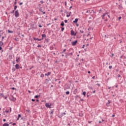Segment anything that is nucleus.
Masks as SVG:
<instances>
[{
  "label": "nucleus",
  "mask_w": 126,
  "mask_h": 126,
  "mask_svg": "<svg viewBox=\"0 0 126 126\" xmlns=\"http://www.w3.org/2000/svg\"><path fill=\"white\" fill-rule=\"evenodd\" d=\"M52 105L53 104H52V103H45V107H46V108H49L50 109H51L52 108Z\"/></svg>",
  "instance_id": "obj_1"
},
{
  "label": "nucleus",
  "mask_w": 126,
  "mask_h": 126,
  "mask_svg": "<svg viewBox=\"0 0 126 126\" xmlns=\"http://www.w3.org/2000/svg\"><path fill=\"white\" fill-rule=\"evenodd\" d=\"M105 16H106V18L107 17H108L109 18H110V15H108V13H104L102 16V19H105Z\"/></svg>",
  "instance_id": "obj_2"
},
{
  "label": "nucleus",
  "mask_w": 126,
  "mask_h": 126,
  "mask_svg": "<svg viewBox=\"0 0 126 126\" xmlns=\"http://www.w3.org/2000/svg\"><path fill=\"white\" fill-rule=\"evenodd\" d=\"M15 17H18V16H19V13H18V10H16L15 12Z\"/></svg>",
  "instance_id": "obj_3"
},
{
  "label": "nucleus",
  "mask_w": 126,
  "mask_h": 126,
  "mask_svg": "<svg viewBox=\"0 0 126 126\" xmlns=\"http://www.w3.org/2000/svg\"><path fill=\"white\" fill-rule=\"evenodd\" d=\"M72 46H75L77 44V40L73 41L71 42Z\"/></svg>",
  "instance_id": "obj_4"
},
{
  "label": "nucleus",
  "mask_w": 126,
  "mask_h": 126,
  "mask_svg": "<svg viewBox=\"0 0 126 126\" xmlns=\"http://www.w3.org/2000/svg\"><path fill=\"white\" fill-rule=\"evenodd\" d=\"M20 57H17L16 58V62H17V63H19V62H20Z\"/></svg>",
  "instance_id": "obj_5"
},
{
  "label": "nucleus",
  "mask_w": 126,
  "mask_h": 126,
  "mask_svg": "<svg viewBox=\"0 0 126 126\" xmlns=\"http://www.w3.org/2000/svg\"><path fill=\"white\" fill-rule=\"evenodd\" d=\"M71 35H72V36H76V33H74V31H71Z\"/></svg>",
  "instance_id": "obj_6"
},
{
  "label": "nucleus",
  "mask_w": 126,
  "mask_h": 126,
  "mask_svg": "<svg viewBox=\"0 0 126 126\" xmlns=\"http://www.w3.org/2000/svg\"><path fill=\"white\" fill-rule=\"evenodd\" d=\"M73 23H75V24H76L77 22H78V19L76 18L74 21H73Z\"/></svg>",
  "instance_id": "obj_7"
},
{
  "label": "nucleus",
  "mask_w": 126,
  "mask_h": 126,
  "mask_svg": "<svg viewBox=\"0 0 126 126\" xmlns=\"http://www.w3.org/2000/svg\"><path fill=\"white\" fill-rule=\"evenodd\" d=\"M71 13V12H69L68 13H67L66 17H69L70 16V14Z\"/></svg>",
  "instance_id": "obj_8"
},
{
  "label": "nucleus",
  "mask_w": 126,
  "mask_h": 126,
  "mask_svg": "<svg viewBox=\"0 0 126 126\" xmlns=\"http://www.w3.org/2000/svg\"><path fill=\"white\" fill-rule=\"evenodd\" d=\"M33 40H34L35 41L37 40V41H39L41 40V39H40L39 38H36V37H34Z\"/></svg>",
  "instance_id": "obj_9"
},
{
  "label": "nucleus",
  "mask_w": 126,
  "mask_h": 126,
  "mask_svg": "<svg viewBox=\"0 0 126 126\" xmlns=\"http://www.w3.org/2000/svg\"><path fill=\"white\" fill-rule=\"evenodd\" d=\"M15 67H16V69H18V68H19V64H16L15 65Z\"/></svg>",
  "instance_id": "obj_10"
},
{
  "label": "nucleus",
  "mask_w": 126,
  "mask_h": 126,
  "mask_svg": "<svg viewBox=\"0 0 126 126\" xmlns=\"http://www.w3.org/2000/svg\"><path fill=\"white\" fill-rule=\"evenodd\" d=\"M45 75L46 76H49V75H51V72H49L47 74H45Z\"/></svg>",
  "instance_id": "obj_11"
},
{
  "label": "nucleus",
  "mask_w": 126,
  "mask_h": 126,
  "mask_svg": "<svg viewBox=\"0 0 126 126\" xmlns=\"http://www.w3.org/2000/svg\"><path fill=\"white\" fill-rule=\"evenodd\" d=\"M60 25L61 26H63H63H64V23H63V22H62L61 24H60Z\"/></svg>",
  "instance_id": "obj_12"
},
{
  "label": "nucleus",
  "mask_w": 126,
  "mask_h": 126,
  "mask_svg": "<svg viewBox=\"0 0 126 126\" xmlns=\"http://www.w3.org/2000/svg\"><path fill=\"white\" fill-rule=\"evenodd\" d=\"M3 126H9V124H7V123H4L3 125Z\"/></svg>",
  "instance_id": "obj_13"
},
{
  "label": "nucleus",
  "mask_w": 126,
  "mask_h": 126,
  "mask_svg": "<svg viewBox=\"0 0 126 126\" xmlns=\"http://www.w3.org/2000/svg\"><path fill=\"white\" fill-rule=\"evenodd\" d=\"M3 45V42L2 41H0V47H1Z\"/></svg>",
  "instance_id": "obj_14"
},
{
  "label": "nucleus",
  "mask_w": 126,
  "mask_h": 126,
  "mask_svg": "<svg viewBox=\"0 0 126 126\" xmlns=\"http://www.w3.org/2000/svg\"><path fill=\"white\" fill-rule=\"evenodd\" d=\"M42 38H46V34H43L41 35Z\"/></svg>",
  "instance_id": "obj_15"
},
{
  "label": "nucleus",
  "mask_w": 126,
  "mask_h": 126,
  "mask_svg": "<svg viewBox=\"0 0 126 126\" xmlns=\"http://www.w3.org/2000/svg\"><path fill=\"white\" fill-rule=\"evenodd\" d=\"M82 94L84 95V96H85V95H86V92H84Z\"/></svg>",
  "instance_id": "obj_16"
},
{
  "label": "nucleus",
  "mask_w": 126,
  "mask_h": 126,
  "mask_svg": "<svg viewBox=\"0 0 126 126\" xmlns=\"http://www.w3.org/2000/svg\"><path fill=\"white\" fill-rule=\"evenodd\" d=\"M8 33H13V32L10 31V30H8Z\"/></svg>",
  "instance_id": "obj_17"
},
{
  "label": "nucleus",
  "mask_w": 126,
  "mask_h": 126,
  "mask_svg": "<svg viewBox=\"0 0 126 126\" xmlns=\"http://www.w3.org/2000/svg\"><path fill=\"white\" fill-rule=\"evenodd\" d=\"M0 96H1V97H4V95H3V94H0Z\"/></svg>",
  "instance_id": "obj_18"
},
{
  "label": "nucleus",
  "mask_w": 126,
  "mask_h": 126,
  "mask_svg": "<svg viewBox=\"0 0 126 126\" xmlns=\"http://www.w3.org/2000/svg\"><path fill=\"white\" fill-rule=\"evenodd\" d=\"M38 97H40V95H35V96H34V98H38Z\"/></svg>",
  "instance_id": "obj_19"
},
{
  "label": "nucleus",
  "mask_w": 126,
  "mask_h": 126,
  "mask_svg": "<svg viewBox=\"0 0 126 126\" xmlns=\"http://www.w3.org/2000/svg\"><path fill=\"white\" fill-rule=\"evenodd\" d=\"M66 95H68L69 94V91L66 92Z\"/></svg>",
  "instance_id": "obj_20"
},
{
  "label": "nucleus",
  "mask_w": 126,
  "mask_h": 126,
  "mask_svg": "<svg viewBox=\"0 0 126 126\" xmlns=\"http://www.w3.org/2000/svg\"><path fill=\"white\" fill-rule=\"evenodd\" d=\"M16 8H17V6L15 5V6H14V10H16Z\"/></svg>",
  "instance_id": "obj_21"
},
{
  "label": "nucleus",
  "mask_w": 126,
  "mask_h": 126,
  "mask_svg": "<svg viewBox=\"0 0 126 126\" xmlns=\"http://www.w3.org/2000/svg\"><path fill=\"white\" fill-rule=\"evenodd\" d=\"M18 118H21V115L20 114H19L18 116Z\"/></svg>",
  "instance_id": "obj_22"
},
{
  "label": "nucleus",
  "mask_w": 126,
  "mask_h": 126,
  "mask_svg": "<svg viewBox=\"0 0 126 126\" xmlns=\"http://www.w3.org/2000/svg\"><path fill=\"white\" fill-rule=\"evenodd\" d=\"M40 3H41L42 4H43V3H44V1H42V0H41V1H40Z\"/></svg>",
  "instance_id": "obj_23"
},
{
  "label": "nucleus",
  "mask_w": 126,
  "mask_h": 126,
  "mask_svg": "<svg viewBox=\"0 0 126 126\" xmlns=\"http://www.w3.org/2000/svg\"><path fill=\"white\" fill-rule=\"evenodd\" d=\"M61 29H62V31H63V30H64V28H61Z\"/></svg>",
  "instance_id": "obj_24"
},
{
  "label": "nucleus",
  "mask_w": 126,
  "mask_h": 126,
  "mask_svg": "<svg viewBox=\"0 0 126 126\" xmlns=\"http://www.w3.org/2000/svg\"><path fill=\"white\" fill-rule=\"evenodd\" d=\"M119 20H121L122 19V17H119L118 18Z\"/></svg>",
  "instance_id": "obj_25"
},
{
  "label": "nucleus",
  "mask_w": 126,
  "mask_h": 126,
  "mask_svg": "<svg viewBox=\"0 0 126 126\" xmlns=\"http://www.w3.org/2000/svg\"><path fill=\"white\" fill-rule=\"evenodd\" d=\"M39 11H41V12H43V10L42 9H39Z\"/></svg>",
  "instance_id": "obj_26"
},
{
  "label": "nucleus",
  "mask_w": 126,
  "mask_h": 126,
  "mask_svg": "<svg viewBox=\"0 0 126 126\" xmlns=\"http://www.w3.org/2000/svg\"><path fill=\"white\" fill-rule=\"evenodd\" d=\"M112 66L111 65H110V66H109V68L110 69H111V68H112Z\"/></svg>",
  "instance_id": "obj_27"
},
{
  "label": "nucleus",
  "mask_w": 126,
  "mask_h": 126,
  "mask_svg": "<svg viewBox=\"0 0 126 126\" xmlns=\"http://www.w3.org/2000/svg\"><path fill=\"white\" fill-rule=\"evenodd\" d=\"M64 22L65 23H67V20H65Z\"/></svg>",
  "instance_id": "obj_28"
},
{
  "label": "nucleus",
  "mask_w": 126,
  "mask_h": 126,
  "mask_svg": "<svg viewBox=\"0 0 126 126\" xmlns=\"http://www.w3.org/2000/svg\"><path fill=\"white\" fill-rule=\"evenodd\" d=\"M41 45H38L37 48H41Z\"/></svg>",
  "instance_id": "obj_29"
},
{
  "label": "nucleus",
  "mask_w": 126,
  "mask_h": 126,
  "mask_svg": "<svg viewBox=\"0 0 126 126\" xmlns=\"http://www.w3.org/2000/svg\"><path fill=\"white\" fill-rule=\"evenodd\" d=\"M74 91H75V92H77V89H75Z\"/></svg>",
  "instance_id": "obj_30"
},
{
  "label": "nucleus",
  "mask_w": 126,
  "mask_h": 126,
  "mask_svg": "<svg viewBox=\"0 0 126 126\" xmlns=\"http://www.w3.org/2000/svg\"><path fill=\"white\" fill-rule=\"evenodd\" d=\"M32 102H35V99H32Z\"/></svg>",
  "instance_id": "obj_31"
},
{
  "label": "nucleus",
  "mask_w": 126,
  "mask_h": 126,
  "mask_svg": "<svg viewBox=\"0 0 126 126\" xmlns=\"http://www.w3.org/2000/svg\"><path fill=\"white\" fill-rule=\"evenodd\" d=\"M22 4H23V2H20V5H22Z\"/></svg>",
  "instance_id": "obj_32"
},
{
  "label": "nucleus",
  "mask_w": 126,
  "mask_h": 126,
  "mask_svg": "<svg viewBox=\"0 0 126 126\" xmlns=\"http://www.w3.org/2000/svg\"><path fill=\"white\" fill-rule=\"evenodd\" d=\"M16 123H13V124H12V125H13V126H16Z\"/></svg>",
  "instance_id": "obj_33"
},
{
  "label": "nucleus",
  "mask_w": 126,
  "mask_h": 126,
  "mask_svg": "<svg viewBox=\"0 0 126 126\" xmlns=\"http://www.w3.org/2000/svg\"><path fill=\"white\" fill-rule=\"evenodd\" d=\"M65 51H66V49H64V50H63V53H64V52H65Z\"/></svg>",
  "instance_id": "obj_34"
},
{
  "label": "nucleus",
  "mask_w": 126,
  "mask_h": 126,
  "mask_svg": "<svg viewBox=\"0 0 126 126\" xmlns=\"http://www.w3.org/2000/svg\"><path fill=\"white\" fill-rule=\"evenodd\" d=\"M2 49V48H1V46H0V51H1Z\"/></svg>",
  "instance_id": "obj_35"
},
{
  "label": "nucleus",
  "mask_w": 126,
  "mask_h": 126,
  "mask_svg": "<svg viewBox=\"0 0 126 126\" xmlns=\"http://www.w3.org/2000/svg\"><path fill=\"white\" fill-rule=\"evenodd\" d=\"M115 116V115H113L112 116V118H114Z\"/></svg>",
  "instance_id": "obj_36"
},
{
  "label": "nucleus",
  "mask_w": 126,
  "mask_h": 126,
  "mask_svg": "<svg viewBox=\"0 0 126 126\" xmlns=\"http://www.w3.org/2000/svg\"><path fill=\"white\" fill-rule=\"evenodd\" d=\"M84 47H85V45H84L83 46V47H82V48H83V49H84Z\"/></svg>",
  "instance_id": "obj_37"
},
{
  "label": "nucleus",
  "mask_w": 126,
  "mask_h": 126,
  "mask_svg": "<svg viewBox=\"0 0 126 126\" xmlns=\"http://www.w3.org/2000/svg\"><path fill=\"white\" fill-rule=\"evenodd\" d=\"M19 117H18V118L17 119V121H19Z\"/></svg>",
  "instance_id": "obj_38"
},
{
  "label": "nucleus",
  "mask_w": 126,
  "mask_h": 126,
  "mask_svg": "<svg viewBox=\"0 0 126 126\" xmlns=\"http://www.w3.org/2000/svg\"><path fill=\"white\" fill-rule=\"evenodd\" d=\"M43 14H46V12H42Z\"/></svg>",
  "instance_id": "obj_39"
},
{
  "label": "nucleus",
  "mask_w": 126,
  "mask_h": 126,
  "mask_svg": "<svg viewBox=\"0 0 126 126\" xmlns=\"http://www.w3.org/2000/svg\"><path fill=\"white\" fill-rule=\"evenodd\" d=\"M5 121H6L5 119L3 120V122H5Z\"/></svg>",
  "instance_id": "obj_40"
},
{
  "label": "nucleus",
  "mask_w": 126,
  "mask_h": 126,
  "mask_svg": "<svg viewBox=\"0 0 126 126\" xmlns=\"http://www.w3.org/2000/svg\"><path fill=\"white\" fill-rule=\"evenodd\" d=\"M39 27H40V28L42 27L41 25H39Z\"/></svg>",
  "instance_id": "obj_41"
},
{
  "label": "nucleus",
  "mask_w": 126,
  "mask_h": 126,
  "mask_svg": "<svg viewBox=\"0 0 126 126\" xmlns=\"http://www.w3.org/2000/svg\"><path fill=\"white\" fill-rule=\"evenodd\" d=\"M6 113H9V112L8 111H7V110H6Z\"/></svg>",
  "instance_id": "obj_42"
},
{
  "label": "nucleus",
  "mask_w": 126,
  "mask_h": 126,
  "mask_svg": "<svg viewBox=\"0 0 126 126\" xmlns=\"http://www.w3.org/2000/svg\"><path fill=\"white\" fill-rule=\"evenodd\" d=\"M86 46H87V47H88V46H89V44H86Z\"/></svg>",
  "instance_id": "obj_43"
},
{
  "label": "nucleus",
  "mask_w": 126,
  "mask_h": 126,
  "mask_svg": "<svg viewBox=\"0 0 126 126\" xmlns=\"http://www.w3.org/2000/svg\"><path fill=\"white\" fill-rule=\"evenodd\" d=\"M92 78L93 79H94V78H95V76H93Z\"/></svg>",
  "instance_id": "obj_44"
},
{
  "label": "nucleus",
  "mask_w": 126,
  "mask_h": 126,
  "mask_svg": "<svg viewBox=\"0 0 126 126\" xmlns=\"http://www.w3.org/2000/svg\"><path fill=\"white\" fill-rule=\"evenodd\" d=\"M4 38V37H3V36L2 37V40H3Z\"/></svg>",
  "instance_id": "obj_45"
},
{
  "label": "nucleus",
  "mask_w": 126,
  "mask_h": 126,
  "mask_svg": "<svg viewBox=\"0 0 126 126\" xmlns=\"http://www.w3.org/2000/svg\"><path fill=\"white\" fill-rule=\"evenodd\" d=\"M29 93H31V92L30 91H28Z\"/></svg>",
  "instance_id": "obj_46"
},
{
  "label": "nucleus",
  "mask_w": 126,
  "mask_h": 126,
  "mask_svg": "<svg viewBox=\"0 0 126 126\" xmlns=\"http://www.w3.org/2000/svg\"><path fill=\"white\" fill-rule=\"evenodd\" d=\"M16 3H17V2L15 1V2H14V4H16Z\"/></svg>",
  "instance_id": "obj_47"
},
{
  "label": "nucleus",
  "mask_w": 126,
  "mask_h": 126,
  "mask_svg": "<svg viewBox=\"0 0 126 126\" xmlns=\"http://www.w3.org/2000/svg\"><path fill=\"white\" fill-rule=\"evenodd\" d=\"M104 119H102V122H104Z\"/></svg>",
  "instance_id": "obj_48"
},
{
  "label": "nucleus",
  "mask_w": 126,
  "mask_h": 126,
  "mask_svg": "<svg viewBox=\"0 0 126 126\" xmlns=\"http://www.w3.org/2000/svg\"><path fill=\"white\" fill-rule=\"evenodd\" d=\"M91 73L90 71H89L88 72V73Z\"/></svg>",
  "instance_id": "obj_49"
},
{
  "label": "nucleus",
  "mask_w": 126,
  "mask_h": 126,
  "mask_svg": "<svg viewBox=\"0 0 126 126\" xmlns=\"http://www.w3.org/2000/svg\"><path fill=\"white\" fill-rule=\"evenodd\" d=\"M78 26H79L78 24H77L76 26L78 27Z\"/></svg>",
  "instance_id": "obj_50"
},
{
  "label": "nucleus",
  "mask_w": 126,
  "mask_h": 126,
  "mask_svg": "<svg viewBox=\"0 0 126 126\" xmlns=\"http://www.w3.org/2000/svg\"><path fill=\"white\" fill-rule=\"evenodd\" d=\"M101 123H102V122L99 121V124H101Z\"/></svg>",
  "instance_id": "obj_51"
},
{
  "label": "nucleus",
  "mask_w": 126,
  "mask_h": 126,
  "mask_svg": "<svg viewBox=\"0 0 126 126\" xmlns=\"http://www.w3.org/2000/svg\"><path fill=\"white\" fill-rule=\"evenodd\" d=\"M36 102H39V99H37Z\"/></svg>",
  "instance_id": "obj_52"
},
{
  "label": "nucleus",
  "mask_w": 126,
  "mask_h": 126,
  "mask_svg": "<svg viewBox=\"0 0 126 126\" xmlns=\"http://www.w3.org/2000/svg\"><path fill=\"white\" fill-rule=\"evenodd\" d=\"M112 57H114V54H112Z\"/></svg>",
  "instance_id": "obj_53"
},
{
  "label": "nucleus",
  "mask_w": 126,
  "mask_h": 126,
  "mask_svg": "<svg viewBox=\"0 0 126 126\" xmlns=\"http://www.w3.org/2000/svg\"><path fill=\"white\" fill-rule=\"evenodd\" d=\"M44 37H42L41 39H40V40H43V38Z\"/></svg>",
  "instance_id": "obj_54"
},
{
  "label": "nucleus",
  "mask_w": 126,
  "mask_h": 126,
  "mask_svg": "<svg viewBox=\"0 0 126 126\" xmlns=\"http://www.w3.org/2000/svg\"><path fill=\"white\" fill-rule=\"evenodd\" d=\"M95 91H93V93H95Z\"/></svg>",
  "instance_id": "obj_55"
},
{
  "label": "nucleus",
  "mask_w": 126,
  "mask_h": 126,
  "mask_svg": "<svg viewBox=\"0 0 126 126\" xmlns=\"http://www.w3.org/2000/svg\"><path fill=\"white\" fill-rule=\"evenodd\" d=\"M13 12H14V10L12 11V13H13Z\"/></svg>",
  "instance_id": "obj_56"
},
{
  "label": "nucleus",
  "mask_w": 126,
  "mask_h": 126,
  "mask_svg": "<svg viewBox=\"0 0 126 126\" xmlns=\"http://www.w3.org/2000/svg\"><path fill=\"white\" fill-rule=\"evenodd\" d=\"M12 89L13 90H14L15 89H14V88H12Z\"/></svg>",
  "instance_id": "obj_57"
},
{
  "label": "nucleus",
  "mask_w": 126,
  "mask_h": 126,
  "mask_svg": "<svg viewBox=\"0 0 126 126\" xmlns=\"http://www.w3.org/2000/svg\"><path fill=\"white\" fill-rule=\"evenodd\" d=\"M10 112H11V108H10Z\"/></svg>",
  "instance_id": "obj_58"
},
{
  "label": "nucleus",
  "mask_w": 126,
  "mask_h": 126,
  "mask_svg": "<svg viewBox=\"0 0 126 126\" xmlns=\"http://www.w3.org/2000/svg\"><path fill=\"white\" fill-rule=\"evenodd\" d=\"M65 5H66V2H65Z\"/></svg>",
  "instance_id": "obj_59"
},
{
  "label": "nucleus",
  "mask_w": 126,
  "mask_h": 126,
  "mask_svg": "<svg viewBox=\"0 0 126 126\" xmlns=\"http://www.w3.org/2000/svg\"><path fill=\"white\" fill-rule=\"evenodd\" d=\"M115 87L116 88L118 87V85L115 86Z\"/></svg>",
  "instance_id": "obj_60"
},
{
  "label": "nucleus",
  "mask_w": 126,
  "mask_h": 126,
  "mask_svg": "<svg viewBox=\"0 0 126 126\" xmlns=\"http://www.w3.org/2000/svg\"><path fill=\"white\" fill-rule=\"evenodd\" d=\"M7 98V97H5V98H4V99H6Z\"/></svg>",
  "instance_id": "obj_61"
},
{
  "label": "nucleus",
  "mask_w": 126,
  "mask_h": 126,
  "mask_svg": "<svg viewBox=\"0 0 126 126\" xmlns=\"http://www.w3.org/2000/svg\"><path fill=\"white\" fill-rule=\"evenodd\" d=\"M108 21V19H106V20H105V21Z\"/></svg>",
  "instance_id": "obj_62"
},
{
  "label": "nucleus",
  "mask_w": 126,
  "mask_h": 126,
  "mask_svg": "<svg viewBox=\"0 0 126 126\" xmlns=\"http://www.w3.org/2000/svg\"><path fill=\"white\" fill-rule=\"evenodd\" d=\"M90 40H92V37H91V38H90Z\"/></svg>",
  "instance_id": "obj_63"
},
{
  "label": "nucleus",
  "mask_w": 126,
  "mask_h": 126,
  "mask_svg": "<svg viewBox=\"0 0 126 126\" xmlns=\"http://www.w3.org/2000/svg\"><path fill=\"white\" fill-rule=\"evenodd\" d=\"M72 7V6H70V8H71Z\"/></svg>",
  "instance_id": "obj_64"
}]
</instances>
